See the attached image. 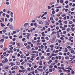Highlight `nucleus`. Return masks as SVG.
<instances>
[{"label": "nucleus", "instance_id": "4c0bfd02", "mask_svg": "<svg viewBox=\"0 0 75 75\" xmlns=\"http://www.w3.org/2000/svg\"><path fill=\"white\" fill-rule=\"evenodd\" d=\"M50 47L51 48H53V47H54V45H50Z\"/></svg>", "mask_w": 75, "mask_h": 75}, {"label": "nucleus", "instance_id": "603ef678", "mask_svg": "<svg viewBox=\"0 0 75 75\" xmlns=\"http://www.w3.org/2000/svg\"><path fill=\"white\" fill-rule=\"evenodd\" d=\"M0 40V41L1 42H4V39H1V40Z\"/></svg>", "mask_w": 75, "mask_h": 75}, {"label": "nucleus", "instance_id": "4468645a", "mask_svg": "<svg viewBox=\"0 0 75 75\" xmlns=\"http://www.w3.org/2000/svg\"><path fill=\"white\" fill-rule=\"evenodd\" d=\"M25 27H27V25H28V23H25L24 25Z\"/></svg>", "mask_w": 75, "mask_h": 75}, {"label": "nucleus", "instance_id": "79ce46f5", "mask_svg": "<svg viewBox=\"0 0 75 75\" xmlns=\"http://www.w3.org/2000/svg\"><path fill=\"white\" fill-rule=\"evenodd\" d=\"M47 8L48 9H51V6H48Z\"/></svg>", "mask_w": 75, "mask_h": 75}, {"label": "nucleus", "instance_id": "09e8293b", "mask_svg": "<svg viewBox=\"0 0 75 75\" xmlns=\"http://www.w3.org/2000/svg\"><path fill=\"white\" fill-rule=\"evenodd\" d=\"M9 73L10 74H12V73H11V70H9Z\"/></svg>", "mask_w": 75, "mask_h": 75}, {"label": "nucleus", "instance_id": "f8f14e48", "mask_svg": "<svg viewBox=\"0 0 75 75\" xmlns=\"http://www.w3.org/2000/svg\"><path fill=\"white\" fill-rule=\"evenodd\" d=\"M69 57L68 56L65 57V59H69Z\"/></svg>", "mask_w": 75, "mask_h": 75}, {"label": "nucleus", "instance_id": "6e6552de", "mask_svg": "<svg viewBox=\"0 0 75 75\" xmlns=\"http://www.w3.org/2000/svg\"><path fill=\"white\" fill-rule=\"evenodd\" d=\"M5 60V62H8V59L7 58H5V57L4 58Z\"/></svg>", "mask_w": 75, "mask_h": 75}, {"label": "nucleus", "instance_id": "052dcab7", "mask_svg": "<svg viewBox=\"0 0 75 75\" xmlns=\"http://www.w3.org/2000/svg\"><path fill=\"white\" fill-rule=\"evenodd\" d=\"M56 29L57 30H58L59 29V27L57 26V27H56Z\"/></svg>", "mask_w": 75, "mask_h": 75}, {"label": "nucleus", "instance_id": "0eeeda50", "mask_svg": "<svg viewBox=\"0 0 75 75\" xmlns=\"http://www.w3.org/2000/svg\"><path fill=\"white\" fill-rule=\"evenodd\" d=\"M64 52H68V49L67 48H65Z\"/></svg>", "mask_w": 75, "mask_h": 75}, {"label": "nucleus", "instance_id": "bf43d9fd", "mask_svg": "<svg viewBox=\"0 0 75 75\" xmlns=\"http://www.w3.org/2000/svg\"><path fill=\"white\" fill-rule=\"evenodd\" d=\"M37 72H38V71H37V70H35V73H37Z\"/></svg>", "mask_w": 75, "mask_h": 75}, {"label": "nucleus", "instance_id": "c9c22d12", "mask_svg": "<svg viewBox=\"0 0 75 75\" xmlns=\"http://www.w3.org/2000/svg\"><path fill=\"white\" fill-rule=\"evenodd\" d=\"M73 22L72 21H69V24H72Z\"/></svg>", "mask_w": 75, "mask_h": 75}, {"label": "nucleus", "instance_id": "aec40b11", "mask_svg": "<svg viewBox=\"0 0 75 75\" xmlns=\"http://www.w3.org/2000/svg\"><path fill=\"white\" fill-rule=\"evenodd\" d=\"M67 32H69V31H70V28H67Z\"/></svg>", "mask_w": 75, "mask_h": 75}, {"label": "nucleus", "instance_id": "ea45409f", "mask_svg": "<svg viewBox=\"0 0 75 75\" xmlns=\"http://www.w3.org/2000/svg\"><path fill=\"white\" fill-rule=\"evenodd\" d=\"M53 67V66H52V65H50L49 66V68H52Z\"/></svg>", "mask_w": 75, "mask_h": 75}, {"label": "nucleus", "instance_id": "4d7b16f0", "mask_svg": "<svg viewBox=\"0 0 75 75\" xmlns=\"http://www.w3.org/2000/svg\"><path fill=\"white\" fill-rule=\"evenodd\" d=\"M32 42H33V43H35V42H37V41H35L33 40H32Z\"/></svg>", "mask_w": 75, "mask_h": 75}, {"label": "nucleus", "instance_id": "dca6fc26", "mask_svg": "<svg viewBox=\"0 0 75 75\" xmlns=\"http://www.w3.org/2000/svg\"><path fill=\"white\" fill-rule=\"evenodd\" d=\"M1 25L2 27H4L5 26V25L3 24L2 23H1Z\"/></svg>", "mask_w": 75, "mask_h": 75}, {"label": "nucleus", "instance_id": "0e129e2a", "mask_svg": "<svg viewBox=\"0 0 75 75\" xmlns=\"http://www.w3.org/2000/svg\"><path fill=\"white\" fill-rule=\"evenodd\" d=\"M39 65H42V61H40V62Z\"/></svg>", "mask_w": 75, "mask_h": 75}, {"label": "nucleus", "instance_id": "de8ad7c7", "mask_svg": "<svg viewBox=\"0 0 75 75\" xmlns=\"http://www.w3.org/2000/svg\"><path fill=\"white\" fill-rule=\"evenodd\" d=\"M25 70H22V72H23V73H24V72H25Z\"/></svg>", "mask_w": 75, "mask_h": 75}, {"label": "nucleus", "instance_id": "7ed1b4c3", "mask_svg": "<svg viewBox=\"0 0 75 75\" xmlns=\"http://www.w3.org/2000/svg\"><path fill=\"white\" fill-rule=\"evenodd\" d=\"M37 69L38 71H40V72H43V69H39V68H37Z\"/></svg>", "mask_w": 75, "mask_h": 75}, {"label": "nucleus", "instance_id": "2f4dec72", "mask_svg": "<svg viewBox=\"0 0 75 75\" xmlns=\"http://www.w3.org/2000/svg\"><path fill=\"white\" fill-rule=\"evenodd\" d=\"M49 71L50 72H52V69H50L49 70Z\"/></svg>", "mask_w": 75, "mask_h": 75}, {"label": "nucleus", "instance_id": "c85d7f7f", "mask_svg": "<svg viewBox=\"0 0 75 75\" xmlns=\"http://www.w3.org/2000/svg\"><path fill=\"white\" fill-rule=\"evenodd\" d=\"M2 31L4 33H6V30H3Z\"/></svg>", "mask_w": 75, "mask_h": 75}, {"label": "nucleus", "instance_id": "393cba45", "mask_svg": "<svg viewBox=\"0 0 75 75\" xmlns=\"http://www.w3.org/2000/svg\"><path fill=\"white\" fill-rule=\"evenodd\" d=\"M42 66H39L38 68H42Z\"/></svg>", "mask_w": 75, "mask_h": 75}, {"label": "nucleus", "instance_id": "c756f323", "mask_svg": "<svg viewBox=\"0 0 75 75\" xmlns=\"http://www.w3.org/2000/svg\"><path fill=\"white\" fill-rule=\"evenodd\" d=\"M74 10L75 8H73L71 9V11H74Z\"/></svg>", "mask_w": 75, "mask_h": 75}, {"label": "nucleus", "instance_id": "8fccbe9b", "mask_svg": "<svg viewBox=\"0 0 75 75\" xmlns=\"http://www.w3.org/2000/svg\"><path fill=\"white\" fill-rule=\"evenodd\" d=\"M55 58L54 57H53L52 58V60H54L55 59Z\"/></svg>", "mask_w": 75, "mask_h": 75}, {"label": "nucleus", "instance_id": "a18cd8bd", "mask_svg": "<svg viewBox=\"0 0 75 75\" xmlns=\"http://www.w3.org/2000/svg\"><path fill=\"white\" fill-rule=\"evenodd\" d=\"M14 63H13V62H12L11 63V66H13V65H14Z\"/></svg>", "mask_w": 75, "mask_h": 75}, {"label": "nucleus", "instance_id": "774afa93", "mask_svg": "<svg viewBox=\"0 0 75 75\" xmlns=\"http://www.w3.org/2000/svg\"><path fill=\"white\" fill-rule=\"evenodd\" d=\"M60 39H61V40H64V39L62 37H61L60 38Z\"/></svg>", "mask_w": 75, "mask_h": 75}, {"label": "nucleus", "instance_id": "69168bd1", "mask_svg": "<svg viewBox=\"0 0 75 75\" xmlns=\"http://www.w3.org/2000/svg\"><path fill=\"white\" fill-rule=\"evenodd\" d=\"M58 58H59V59H61L62 57L61 56H59Z\"/></svg>", "mask_w": 75, "mask_h": 75}, {"label": "nucleus", "instance_id": "864d4df0", "mask_svg": "<svg viewBox=\"0 0 75 75\" xmlns=\"http://www.w3.org/2000/svg\"><path fill=\"white\" fill-rule=\"evenodd\" d=\"M63 33H64V34H66L67 33V32H66V31H64Z\"/></svg>", "mask_w": 75, "mask_h": 75}, {"label": "nucleus", "instance_id": "338daca9", "mask_svg": "<svg viewBox=\"0 0 75 75\" xmlns=\"http://www.w3.org/2000/svg\"><path fill=\"white\" fill-rule=\"evenodd\" d=\"M60 36H59V34H57V37L58 38H60Z\"/></svg>", "mask_w": 75, "mask_h": 75}, {"label": "nucleus", "instance_id": "37998d69", "mask_svg": "<svg viewBox=\"0 0 75 75\" xmlns=\"http://www.w3.org/2000/svg\"><path fill=\"white\" fill-rule=\"evenodd\" d=\"M23 54H21V56H20V57H21V58H23Z\"/></svg>", "mask_w": 75, "mask_h": 75}, {"label": "nucleus", "instance_id": "9d476101", "mask_svg": "<svg viewBox=\"0 0 75 75\" xmlns=\"http://www.w3.org/2000/svg\"><path fill=\"white\" fill-rule=\"evenodd\" d=\"M34 25L36 27H37L38 25H37V24L36 23H34Z\"/></svg>", "mask_w": 75, "mask_h": 75}, {"label": "nucleus", "instance_id": "58836bf2", "mask_svg": "<svg viewBox=\"0 0 75 75\" xmlns=\"http://www.w3.org/2000/svg\"><path fill=\"white\" fill-rule=\"evenodd\" d=\"M6 52H5L3 53V55L4 56H6Z\"/></svg>", "mask_w": 75, "mask_h": 75}, {"label": "nucleus", "instance_id": "e433bc0d", "mask_svg": "<svg viewBox=\"0 0 75 75\" xmlns=\"http://www.w3.org/2000/svg\"><path fill=\"white\" fill-rule=\"evenodd\" d=\"M41 58L42 59H44V57L42 56L41 57Z\"/></svg>", "mask_w": 75, "mask_h": 75}, {"label": "nucleus", "instance_id": "412c9836", "mask_svg": "<svg viewBox=\"0 0 75 75\" xmlns=\"http://www.w3.org/2000/svg\"><path fill=\"white\" fill-rule=\"evenodd\" d=\"M14 69H17V68H18V67L17 66H14Z\"/></svg>", "mask_w": 75, "mask_h": 75}, {"label": "nucleus", "instance_id": "bb28decb", "mask_svg": "<svg viewBox=\"0 0 75 75\" xmlns=\"http://www.w3.org/2000/svg\"><path fill=\"white\" fill-rule=\"evenodd\" d=\"M62 17H65V16H66V14H63L62 15Z\"/></svg>", "mask_w": 75, "mask_h": 75}, {"label": "nucleus", "instance_id": "a878e982", "mask_svg": "<svg viewBox=\"0 0 75 75\" xmlns=\"http://www.w3.org/2000/svg\"><path fill=\"white\" fill-rule=\"evenodd\" d=\"M71 30H72V31H74V28L71 27Z\"/></svg>", "mask_w": 75, "mask_h": 75}, {"label": "nucleus", "instance_id": "2eb2a0df", "mask_svg": "<svg viewBox=\"0 0 75 75\" xmlns=\"http://www.w3.org/2000/svg\"><path fill=\"white\" fill-rule=\"evenodd\" d=\"M13 20V18H11L9 20V21H10L11 22H12Z\"/></svg>", "mask_w": 75, "mask_h": 75}, {"label": "nucleus", "instance_id": "6ab92c4d", "mask_svg": "<svg viewBox=\"0 0 75 75\" xmlns=\"http://www.w3.org/2000/svg\"><path fill=\"white\" fill-rule=\"evenodd\" d=\"M2 63H3V64H6V62H5V61L3 60L2 61Z\"/></svg>", "mask_w": 75, "mask_h": 75}, {"label": "nucleus", "instance_id": "7c9ffc66", "mask_svg": "<svg viewBox=\"0 0 75 75\" xmlns=\"http://www.w3.org/2000/svg\"><path fill=\"white\" fill-rule=\"evenodd\" d=\"M59 55H62V53L61 52H59Z\"/></svg>", "mask_w": 75, "mask_h": 75}, {"label": "nucleus", "instance_id": "f3484780", "mask_svg": "<svg viewBox=\"0 0 75 75\" xmlns=\"http://www.w3.org/2000/svg\"><path fill=\"white\" fill-rule=\"evenodd\" d=\"M50 20H51V21H52V20H54V18H53V17H50Z\"/></svg>", "mask_w": 75, "mask_h": 75}, {"label": "nucleus", "instance_id": "ddd939ff", "mask_svg": "<svg viewBox=\"0 0 75 75\" xmlns=\"http://www.w3.org/2000/svg\"><path fill=\"white\" fill-rule=\"evenodd\" d=\"M3 37H4V35H3ZM8 37L6 36V37H4V38H5L6 39H8Z\"/></svg>", "mask_w": 75, "mask_h": 75}, {"label": "nucleus", "instance_id": "6e6d98bb", "mask_svg": "<svg viewBox=\"0 0 75 75\" xmlns=\"http://www.w3.org/2000/svg\"><path fill=\"white\" fill-rule=\"evenodd\" d=\"M67 48H68V49H70L71 48V47L70 46H68L67 47Z\"/></svg>", "mask_w": 75, "mask_h": 75}, {"label": "nucleus", "instance_id": "a211bd4d", "mask_svg": "<svg viewBox=\"0 0 75 75\" xmlns=\"http://www.w3.org/2000/svg\"><path fill=\"white\" fill-rule=\"evenodd\" d=\"M71 72L72 74H74V71H73V70H71Z\"/></svg>", "mask_w": 75, "mask_h": 75}, {"label": "nucleus", "instance_id": "13d9d810", "mask_svg": "<svg viewBox=\"0 0 75 75\" xmlns=\"http://www.w3.org/2000/svg\"><path fill=\"white\" fill-rule=\"evenodd\" d=\"M43 45H44V46L46 45H47V43H43Z\"/></svg>", "mask_w": 75, "mask_h": 75}, {"label": "nucleus", "instance_id": "f704fd0d", "mask_svg": "<svg viewBox=\"0 0 75 75\" xmlns=\"http://www.w3.org/2000/svg\"><path fill=\"white\" fill-rule=\"evenodd\" d=\"M28 71H31V69H30V68H28Z\"/></svg>", "mask_w": 75, "mask_h": 75}, {"label": "nucleus", "instance_id": "423d86ee", "mask_svg": "<svg viewBox=\"0 0 75 75\" xmlns=\"http://www.w3.org/2000/svg\"><path fill=\"white\" fill-rule=\"evenodd\" d=\"M38 23L40 24H43V22L41 21H38Z\"/></svg>", "mask_w": 75, "mask_h": 75}, {"label": "nucleus", "instance_id": "f257e3e1", "mask_svg": "<svg viewBox=\"0 0 75 75\" xmlns=\"http://www.w3.org/2000/svg\"><path fill=\"white\" fill-rule=\"evenodd\" d=\"M27 35H26V37H27V38H28V40H29L30 39V38H29V37H30V33H27Z\"/></svg>", "mask_w": 75, "mask_h": 75}, {"label": "nucleus", "instance_id": "1a4fd4ad", "mask_svg": "<svg viewBox=\"0 0 75 75\" xmlns=\"http://www.w3.org/2000/svg\"><path fill=\"white\" fill-rule=\"evenodd\" d=\"M52 56H56V55H58V54H55L54 53H52Z\"/></svg>", "mask_w": 75, "mask_h": 75}, {"label": "nucleus", "instance_id": "5fc2aeb1", "mask_svg": "<svg viewBox=\"0 0 75 75\" xmlns=\"http://www.w3.org/2000/svg\"><path fill=\"white\" fill-rule=\"evenodd\" d=\"M15 34H16V33H17V32H16V31H14L13 32V34H15Z\"/></svg>", "mask_w": 75, "mask_h": 75}, {"label": "nucleus", "instance_id": "3c124183", "mask_svg": "<svg viewBox=\"0 0 75 75\" xmlns=\"http://www.w3.org/2000/svg\"><path fill=\"white\" fill-rule=\"evenodd\" d=\"M30 73H31V74H34V71H30Z\"/></svg>", "mask_w": 75, "mask_h": 75}, {"label": "nucleus", "instance_id": "9b49d317", "mask_svg": "<svg viewBox=\"0 0 75 75\" xmlns=\"http://www.w3.org/2000/svg\"><path fill=\"white\" fill-rule=\"evenodd\" d=\"M44 33V32L41 33V34L42 35V36H43V37H45V35Z\"/></svg>", "mask_w": 75, "mask_h": 75}, {"label": "nucleus", "instance_id": "72a5a7b5", "mask_svg": "<svg viewBox=\"0 0 75 75\" xmlns=\"http://www.w3.org/2000/svg\"><path fill=\"white\" fill-rule=\"evenodd\" d=\"M1 20H2V21H4V18H2L1 19Z\"/></svg>", "mask_w": 75, "mask_h": 75}, {"label": "nucleus", "instance_id": "49530a36", "mask_svg": "<svg viewBox=\"0 0 75 75\" xmlns=\"http://www.w3.org/2000/svg\"><path fill=\"white\" fill-rule=\"evenodd\" d=\"M24 64H25V62L23 61L21 63V65H24Z\"/></svg>", "mask_w": 75, "mask_h": 75}, {"label": "nucleus", "instance_id": "39448f33", "mask_svg": "<svg viewBox=\"0 0 75 75\" xmlns=\"http://www.w3.org/2000/svg\"><path fill=\"white\" fill-rule=\"evenodd\" d=\"M45 25H49V23L47 21H45Z\"/></svg>", "mask_w": 75, "mask_h": 75}, {"label": "nucleus", "instance_id": "c03bdc74", "mask_svg": "<svg viewBox=\"0 0 75 75\" xmlns=\"http://www.w3.org/2000/svg\"><path fill=\"white\" fill-rule=\"evenodd\" d=\"M2 16H4V17H5V16H6V13H3Z\"/></svg>", "mask_w": 75, "mask_h": 75}, {"label": "nucleus", "instance_id": "e2e57ef3", "mask_svg": "<svg viewBox=\"0 0 75 75\" xmlns=\"http://www.w3.org/2000/svg\"><path fill=\"white\" fill-rule=\"evenodd\" d=\"M71 53H74V50H72L71 51Z\"/></svg>", "mask_w": 75, "mask_h": 75}, {"label": "nucleus", "instance_id": "b1692460", "mask_svg": "<svg viewBox=\"0 0 75 75\" xmlns=\"http://www.w3.org/2000/svg\"><path fill=\"white\" fill-rule=\"evenodd\" d=\"M12 73H13V74H16V71H15L13 70L12 71Z\"/></svg>", "mask_w": 75, "mask_h": 75}, {"label": "nucleus", "instance_id": "a19ab883", "mask_svg": "<svg viewBox=\"0 0 75 75\" xmlns=\"http://www.w3.org/2000/svg\"><path fill=\"white\" fill-rule=\"evenodd\" d=\"M45 39L47 40H49V38H48V37H46L45 38Z\"/></svg>", "mask_w": 75, "mask_h": 75}, {"label": "nucleus", "instance_id": "5701e85b", "mask_svg": "<svg viewBox=\"0 0 75 75\" xmlns=\"http://www.w3.org/2000/svg\"><path fill=\"white\" fill-rule=\"evenodd\" d=\"M20 62H16V65H20Z\"/></svg>", "mask_w": 75, "mask_h": 75}, {"label": "nucleus", "instance_id": "4be33fe9", "mask_svg": "<svg viewBox=\"0 0 75 75\" xmlns=\"http://www.w3.org/2000/svg\"><path fill=\"white\" fill-rule=\"evenodd\" d=\"M56 34V32H55L53 31L52 33V35H53V34Z\"/></svg>", "mask_w": 75, "mask_h": 75}, {"label": "nucleus", "instance_id": "680f3d73", "mask_svg": "<svg viewBox=\"0 0 75 75\" xmlns=\"http://www.w3.org/2000/svg\"><path fill=\"white\" fill-rule=\"evenodd\" d=\"M6 69H8V66H7L6 67H5Z\"/></svg>", "mask_w": 75, "mask_h": 75}, {"label": "nucleus", "instance_id": "20e7f679", "mask_svg": "<svg viewBox=\"0 0 75 75\" xmlns=\"http://www.w3.org/2000/svg\"><path fill=\"white\" fill-rule=\"evenodd\" d=\"M30 46L28 45L26 46V48L28 49V50H30Z\"/></svg>", "mask_w": 75, "mask_h": 75}, {"label": "nucleus", "instance_id": "f03ea898", "mask_svg": "<svg viewBox=\"0 0 75 75\" xmlns=\"http://www.w3.org/2000/svg\"><path fill=\"white\" fill-rule=\"evenodd\" d=\"M9 27L10 29L11 30H13V28H14V27L12 25H10L9 26Z\"/></svg>", "mask_w": 75, "mask_h": 75}, {"label": "nucleus", "instance_id": "cd10ccee", "mask_svg": "<svg viewBox=\"0 0 75 75\" xmlns=\"http://www.w3.org/2000/svg\"><path fill=\"white\" fill-rule=\"evenodd\" d=\"M55 63H52L51 64L52 65H55Z\"/></svg>", "mask_w": 75, "mask_h": 75}, {"label": "nucleus", "instance_id": "473e14b6", "mask_svg": "<svg viewBox=\"0 0 75 75\" xmlns=\"http://www.w3.org/2000/svg\"><path fill=\"white\" fill-rule=\"evenodd\" d=\"M6 16L7 18H9L10 17V16H9V15L8 14H6Z\"/></svg>", "mask_w": 75, "mask_h": 75}]
</instances>
